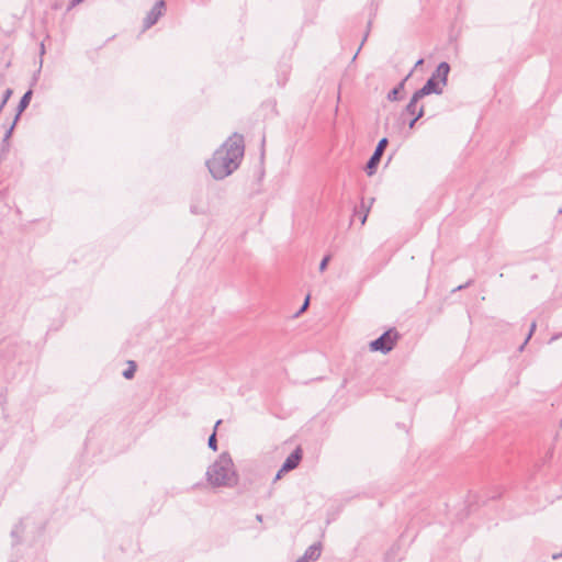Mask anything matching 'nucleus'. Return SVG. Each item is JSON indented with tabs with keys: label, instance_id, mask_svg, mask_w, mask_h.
I'll return each instance as SVG.
<instances>
[{
	"label": "nucleus",
	"instance_id": "5701e85b",
	"mask_svg": "<svg viewBox=\"0 0 562 562\" xmlns=\"http://www.w3.org/2000/svg\"><path fill=\"white\" fill-rule=\"evenodd\" d=\"M190 210H191V213H193V214L203 213V211L199 210L195 205H191Z\"/></svg>",
	"mask_w": 562,
	"mask_h": 562
},
{
	"label": "nucleus",
	"instance_id": "b1692460",
	"mask_svg": "<svg viewBox=\"0 0 562 562\" xmlns=\"http://www.w3.org/2000/svg\"><path fill=\"white\" fill-rule=\"evenodd\" d=\"M561 336H562V334H557V335L552 336L551 339H550V342L553 341V340H557Z\"/></svg>",
	"mask_w": 562,
	"mask_h": 562
},
{
	"label": "nucleus",
	"instance_id": "a878e982",
	"mask_svg": "<svg viewBox=\"0 0 562 562\" xmlns=\"http://www.w3.org/2000/svg\"><path fill=\"white\" fill-rule=\"evenodd\" d=\"M423 63H424V59H423V58L418 59V60L416 61V64H415V68H416V67H418V66H420Z\"/></svg>",
	"mask_w": 562,
	"mask_h": 562
},
{
	"label": "nucleus",
	"instance_id": "4468645a",
	"mask_svg": "<svg viewBox=\"0 0 562 562\" xmlns=\"http://www.w3.org/2000/svg\"><path fill=\"white\" fill-rule=\"evenodd\" d=\"M425 115V109L424 105H420L417 112L416 116H413L412 120L408 122V127L412 130L415 127L416 122L422 119Z\"/></svg>",
	"mask_w": 562,
	"mask_h": 562
},
{
	"label": "nucleus",
	"instance_id": "393cba45",
	"mask_svg": "<svg viewBox=\"0 0 562 562\" xmlns=\"http://www.w3.org/2000/svg\"><path fill=\"white\" fill-rule=\"evenodd\" d=\"M82 0H72L71 1V7H75L77 4H79Z\"/></svg>",
	"mask_w": 562,
	"mask_h": 562
},
{
	"label": "nucleus",
	"instance_id": "0eeeda50",
	"mask_svg": "<svg viewBox=\"0 0 562 562\" xmlns=\"http://www.w3.org/2000/svg\"><path fill=\"white\" fill-rule=\"evenodd\" d=\"M302 460V449L297 447L294 451H292L283 462L280 472H289L297 468Z\"/></svg>",
	"mask_w": 562,
	"mask_h": 562
},
{
	"label": "nucleus",
	"instance_id": "423d86ee",
	"mask_svg": "<svg viewBox=\"0 0 562 562\" xmlns=\"http://www.w3.org/2000/svg\"><path fill=\"white\" fill-rule=\"evenodd\" d=\"M166 2L164 0H158L154 7L150 9V11L147 13V15L144 19V29L147 30L155 25L159 18L162 15V12L165 10Z\"/></svg>",
	"mask_w": 562,
	"mask_h": 562
},
{
	"label": "nucleus",
	"instance_id": "a211bd4d",
	"mask_svg": "<svg viewBox=\"0 0 562 562\" xmlns=\"http://www.w3.org/2000/svg\"><path fill=\"white\" fill-rule=\"evenodd\" d=\"M361 209L363 212H358L357 207L355 209V215L361 213L360 215V221H361V224L363 225L367 221V217H368V212H369V207H364V204L362 203L361 204Z\"/></svg>",
	"mask_w": 562,
	"mask_h": 562
},
{
	"label": "nucleus",
	"instance_id": "412c9836",
	"mask_svg": "<svg viewBox=\"0 0 562 562\" xmlns=\"http://www.w3.org/2000/svg\"><path fill=\"white\" fill-rule=\"evenodd\" d=\"M472 282H473L472 280H469V281H468V282H465L464 284H461V285H458L457 288H454V289L452 290V292H457V291L463 290V289L468 288L469 285H471V284H472Z\"/></svg>",
	"mask_w": 562,
	"mask_h": 562
},
{
	"label": "nucleus",
	"instance_id": "9b49d317",
	"mask_svg": "<svg viewBox=\"0 0 562 562\" xmlns=\"http://www.w3.org/2000/svg\"><path fill=\"white\" fill-rule=\"evenodd\" d=\"M423 99L422 97L417 95L416 92H414L411 101L408 102V104L406 105L405 108V113L412 115V116H416L417 115V112H418V102L419 100Z\"/></svg>",
	"mask_w": 562,
	"mask_h": 562
},
{
	"label": "nucleus",
	"instance_id": "39448f33",
	"mask_svg": "<svg viewBox=\"0 0 562 562\" xmlns=\"http://www.w3.org/2000/svg\"><path fill=\"white\" fill-rule=\"evenodd\" d=\"M443 87L446 86L442 85L439 80H437L434 76H430L427 79L426 83L415 92L417 93V95L422 98L429 95L431 93L441 94L443 91Z\"/></svg>",
	"mask_w": 562,
	"mask_h": 562
},
{
	"label": "nucleus",
	"instance_id": "bb28decb",
	"mask_svg": "<svg viewBox=\"0 0 562 562\" xmlns=\"http://www.w3.org/2000/svg\"><path fill=\"white\" fill-rule=\"evenodd\" d=\"M283 472H280V470L278 471L277 475H276V479L274 480H279L281 477Z\"/></svg>",
	"mask_w": 562,
	"mask_h": 562
},
{
	"label": "nucleus",
	"instance_id": "ddd939ff",
	"mask_svg": "<svg viewBox=\"0 0 562 562\" xmlns=\"http://www.w3.org/2000/svg\"><path fill=\"white\" fill-rule=\"evenodd\" d=\"M402 80L396 87H394L389 93H387V100L390 101H396L398 100L400 92L404 89L405 80Z\"/></svg>",
	"mask_w": 562,
	"mask_h": 562
},
{
	"label": "nucleus",
	"instance_id": "20e7f679",
	"mask_svg": "<svg viewBox=\"0 0 562 562\" xmlns=\"http://www.w3.org/2000/svg\"><path fill=\"white\" fill-rule=\"evenodd\" d=\"M389 144V140L386 137H383L379 140L372 156L369 158L367 165H366V171L369 176L373 175L376 170V167L381 160V157Z\"/></svg>",
	"mask_w": 562,
	"mask_h": 562
},
{
	"label": "nucleus",
	"instance_id": "1a4fd4ad",
	"mask_svg": "<svg viewBox=\"0 0 562 562\" xmlns=\"http://www.w3.org/2000/svg\"><path fill=\"white\" fill-rule=\"evenodd\" d=\"M449 72H450V65L447 61H441L437 66L436 70L432 72L431 76H434L442 85L447 86Z\"/></svg>",
	"mask_w": 562,
	"mask_h": 562
},
{
	"label": "nucleus",
	"instance_id": "f8f14e48",
	"mask_svg": "<svg viewBox=\"0 0 562 562\" xmlns=\"http://www.w3.org/2000/svg\"><path fill=\"white\" fill-rule=\"evenodd\" d=\"M222 420L218 419L214 425V430L209 437L207 446L211 450L216 451L217 450V438H216V429L221 425Z\"/></svg>",
	"mask_w": 562,
	"mask_h": 562
},
{
	"label": "nucleus",
	"instance_id": "f03ea898",
	"mask_svg": "<svg viewBox=\"0 0 562 562\" xmlns=\"http://www.w3.org/2000/svg\"><path fill=\"white\" fill-rule=\"evenodd\" d=\"M205 475L213 487H233L238 481L233 459L228 452H222L207 468Z\"/></svg>",
	"mask_w": 562,
	"mask_h": 562
},
{
	"label": "nucleus",
	"instance_id": "c85d7f7f",
	"mask_svg": "<svg viewBox=\"0 0 562 562\" xmlns=\"http://www.w3.org/2000/svg\"><path fill=\"white\" fill-rule=\"evenodd\" d=\"M257 520L261 521L262 520V516L261 515H257L256 516Z\"/></svg>",
	"mask_w": 562,
	"mask_h": 562
},
{
	"label": "nucleus",
	"instance_id": "6ab92c4d",
	"mask_svg": "<svg viewBox=\"0 0 562 562\" xmlns=\"http://www.w3.org/2000/svg\"><path fill=\"white\" fill-rule=\"evenodd\" d=\"M329 260H330V256H329V255L325 256V257L322 259V261H321V263H319V271H321V272H323V271H325V270H326V268H327V265H328Z\"/></svg>",
	"mask_w": 562,
	"mask_h": 562
},
{
	"label": "nucleus",
	"instance_id": "f3484780",
	"mask_svg": "<svg viewBox=\"0 0 562 562\" xmlns=\"http://www.w3.org/2000/svg\"><path fill=\"white\" fill-rule=\"evenodd\" d=\"M536 327H537V323L536 321H533L530 325V329H529V333L525 339V341L522 342V345L519 347V351H522L525 346L527 345V342L530 340L531 336L533 335L535 330H536Z\"/></svg>",
	"mask_w": 562,
	"mask_h": 562
},
{
	"label": "nucleus",
	"instance_id": "6e6552de",
	"mask_svg": "<svg viewBox=\"0 0 562 562\" xmlns=\"http://www.w3.org/2000/svg\"><path fill=\"white\" fill-rule=\"evenodd\" d=\"M322 544L319 542L310 546L304 554L297 559V562H311L316 561L321 557Z\"/></svg>",
	"mask_w": 562,
	"mask_h": 562
},
{
	"label": "nucleus",
	"instance_id": "aec40b11",
	"mask_svg": "<svg viewBox=\"0 0 562 562\" xmlns=\"http://www.w3.org/2000/svg\"><path fill=\"white\" fill-rule=\"evenodd\" d=\"M310 305V295H307L304 300V303L302 304L301 308L299 310V312L295 314V316H299L301 313H303L304 311H306V308L308 307Z\"/></svg>",
	"mask_w": 562,
	"mask_h": 562
},
{
	"label": "nucleus",
	"instance_id": "cd10ccee",
	"mask_svg": "<svg viewBox=\"0 0 562 562\" xmlns=\"http://www.w3.org/2000/svg\"><path fill=\"white\" fill-rule=\"evenodd\" d=\"M560 557H562V552H561V553H559V554H553V555H552V558H553L554 560H555V559H558V558H560Z\"/></svg>",
	"mask_w": 562,
	"mask_h": 562
},
{
	"label": "nucleus",
	"instance_id": "f257e3e1",
	"mask_svg": "<svg viewBox=\"0 0 562 562\" xmlns=\"http://www.w3.org/2000/svg\"><path fill=\"white\" fill-rule=\"evenodd\" d=\"M244 137L234 134L206 160V167L216 180H222L233 173L244 157Z\"/></svg>",
	"mask_w": 562,
	"mask_h": 562
},
{
	"label": "nucleus",
	"instance_id": "9d476101",
	"mask_svg": "<svg viewBox=\"0 0 562 562\" xmlns=\"http://www.w3.org/2000/svg\"><path fill=\"white\" fill-rule=\"evenodd\" d=\"M32 90H27L23 95L22 98L20 99V102L18 104V108H16V114H15V117L13 120L14 123H16L20 119V115L22 114V112L29 106L30 102H31V99H32Z\"/></svg>",
	"mask_w": 562,
	"mask_h": 562
},
{
	"label": "nucleus",
	"instance_id": "2eb2a0df",
	"mask_svg": "<svg viewBox=\"0 0 562 562\" xmlns=\"http://www.w3.org/2000/svg\"><path fill=\"white\" fill-rule=\"evenodd\" d=\"M130 367L123 371V376L125 379H132L136 371V364L134 361H128Z\"/></svg>",
	"mask_w": 562,
	"mask_h": 562
},
{
	"label": "nucleus",
	"instance_id": "4be33fe9",
	"mask_svg": "<svg viewBox=\"0 0 562 562\" xmlns=\"http://www.w3.org/2000/svg\"><path fill=\"white\" fill-rule=\"evenodd\" d=\"M45 54V45L44 43L42 42L40 44V55L41 57H43V55ZM42 64H43V58L40 59V68L42 67Z\"/></svg>",
	"mask_w": 562,
	"mask_h": 562
},
{
	"label": "nucleus",
	"instance_id": "dca6fc26",
	"mask_svg": "<svg viewBox=\"0 0 562 562\" xmlns=\"http://www.w3.org/2000/svg\"><path fill=\"white\" fill-rule=\"evenodd\" d=\"M13 91L12 89L8 88L4 90L3 94H2V100L0 102V113L2 112L4 105L7 104L8 100L11 98Z\"/></svg>",
	"mask_w": 562,
	"mask_h": 562
},
{
	"label": "nucleus",
	"instance_id": "7ed1b4c3",
	"mask_svg": "<svg viewBox=\"0 0 562 562\" xmlns=\"http://www.w3.org/2000/svg\"><path fill=\"white\" fill-rule=\"evenodd\" d=\"M398 338L400 335L397 330L395 328H391L370 342V350L380 351L385 355L394 348Z\"/></svg>",
	"mask_w": 562,
	"mask_h": 562
}]
</instances>
